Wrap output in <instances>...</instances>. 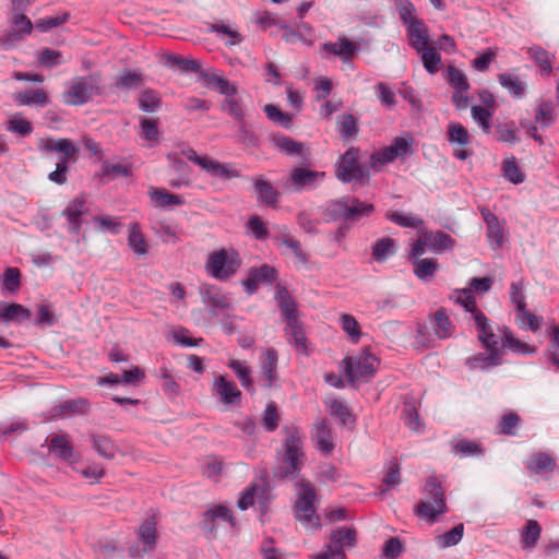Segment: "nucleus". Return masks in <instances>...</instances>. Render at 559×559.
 <instances>
[{"label":"nucleus","mask_w":559,"mask_h":559,"mask_svg":"<svg viewBox=\"0 0 559 559\" xmlns=\"http://www.w3.org/2000/svg\"><path fill=\"white\" fill-rule=\"evenodd\" d=\"M424 498L415 506V514L429 524L438 521L440 515L448 512L445 492L441 481L436 476H429L423 489Z\"/></svg>","instance_id":"obj_1"},{"label":"nucleus","mask_w":559,"mask_h":559,"mask_svg":"<svg viewBox=\"0 0 559 559\" xmlns=\"http://www.w3.org/2000/svg\"><path fill=\"white\" fill-rule=\"evenodd\" d=\"M283 449L282 463L277 467L275 476L282 479L297 477L305 463L304 442L297 428L286 429Z\"/></svg>","instance_id":"obj_2"},{"label":"nucleus","mask_w":559,"mask_h":559,"mask_svg":"<svg viewBox=\"0 0 559 559\" xmlns=\"http://www.w3.org/2000/svg\"><path fill=\"white\" fill-rule=\"evenodd\" d=\"M102 78L98 73L79 76L72 80L69 90L63 93V102L68 105L80 106L102 94Z\"/></svg>","instance_id":"obj_3"},{"label":"nucleus","mask_w":559,"mask_h":559,"mask_svg":"<svg viewBox=\"0 0 559 559\" xmlns=\"http://www.w3.org/2000/svg\"><path fill=\"white\" fill-rule=\"evenodd\" d=\"M379 359L369 349H362L356 355L342 360L344 372L349 382L368 381L379 367Z\"/></svg>","instance_id":"obj_4"},{"label":"nucleus","mask_w":559,"mask_h":559,"mask_svg":"<svg viewBox=\"0 0 559 559\" xmlns=\"http://www.w3.org/2000/svg\"><path fill=\"white\" fill-rule=\"evenodd\" d=\"M297 500L295 503L296 519L306 527L317 528L319 518L314 511L316 491L313 486L307 480H300L296 484Z\"/></svg>","instance_id":"obj_5"},{"label":"nucleus","mask_w":559,"mask_h":559,"mask_svg":"<svg viewBox=\"0 0 559 559\" xmlns=\"http://www.w3.org/2000/svg\"><path fill=\"white\" fill-rule=\"evenodd\" d=\"M240 266L238 253L230 249H221L212 252L206 261L207 273L216 280H227L233 276Z\"/></svg>","instance_id":"obj_6"},{"label":"nucleus","mask_w":559,"mask_h":559,"mask_svg":"<svg viewBox=\"0 0 559 559\" xmlns=\"http://www.w3.org/2000/svg\"><path fill=\"white\" fill-rule=\"evenodd\" d=\"M181 153L186 158L200 166L211 177L228 180L240 176L234 164L221 163L210 156H200L191 146H183Z\"/></svg>","instance_id":"obj_7"},{"label":"nucleus","mask_w":559,"mask_h":559,"mask_svg":"<svg viewBox=\"0 0 559 559\" xmlns=\"http://www.w3.org/2000/svg\"><path fill=\"white\" fill-rule=\"evenodd\" d=\"M329 211L346 222L356 223L369 217L374 212V206L357 198L344 197L332 202L329 205Z\"/></svg>","instance_id":"obj_8"},{"label":"nucleus","mask_w":559,"mask_h":559,"mask_svg":"<svg viewBox=\"0 0 559 559\" xmlns=\"http://www.w3.org/2000/svg\"><path fill=\"white\" fill-rule=\"evenodd\" d=\"M359 151L349 147L337 160L335 175L343 182L368 181L369 171L359 164Z\"/></svg>","instance_id":"obj_9"},{"label":"nucleus","mask_w":559,"mask_h":559,"mask_svg":"<svg viewBox=\"0 0 559 559\" xmlns=\"http://www.w3.org/2000/svg\"><path fill=\"white\" fill-rule=\"evenodd\" d=\"M278 353L275 348H267L259 357V382L264 389L277 386L280 376L277 372Z\"/></svg>","instance_id":"obj_10"},{"label":"nucleus","mask_w":559,"mask_h":559,"mask_svg":"<svg viewBox=\"0 0 559 559\" xmlns=\"http://www.w3.org/2000/svg\"><path fill=\"white\" fill-rule=\"evenodd\" d=\"M448 141L453 147V155L461 160L468 158L472 152L467 150L471 136L467 129L460 122L450 121L447 129Z\"/></svg>","instance_id":"obj_11"},{"label":"nucleus","mask_w":559,"mask_h":559,"mask_svg":"<svg viewBox=\"0 0 559 559\" xmlns=\"http://www.w3.org/2000/svg\"><path fill=\"white\" fill-rule=\"evenodd\" d=\"M186 144H179L177 150L167 155L169 167L178 175L177 178L169 180V186L175 189L187 188L191 186L190 167L182 160L186 157L181 151Z\"/></svg>","instance_id":"obj_12"},{"label":"nucleus","mask_w":559,"mask_h":559,"mask_svg":"<svg viewBox=\"0 0 559 559\" xmlns=\"http://www.w3.org/2000/svg\"><path fill=\"white\" fill-rule=\"evenodd\" d=\"M213 392L218 396L219 401L225 405L239 404L241 391L236 383L228 379L227 376L221 374L214 379Z\"/></svg>","instance_id":"obj_13"},{"label":"nucleus","mask_w":559,"mask_h":559,"mask_svg":"<svg viewBox=\"0 0 559 559\" xmlns=\"http://www.w3.org/2000/svg\"><path fill=\"white\" fill-rule=\"evenodd\" d=\"M277 278V271L273 266L263 264L260 267L251 269L245 282L247 292L254 293L257 287L263 283H273Z\"/></svg>","instance_id":"obj_14"},{"label":"nucleus","mask_w":559,"mask_h":559,"mask_svg":"<svg viewBox=\"0 0 559 559\" xmlns=\"http://www.w3.org/2000/svg\"><path fill=\"white\" fill-rule=\"evenodd\" d=\"M275 299L278 302L281 312L286 320V323L295 324L299 320L297 311V305L294 298L290 296L286 287L282 285L276 286Z\"/></svg>","instance_id":"obj_15"},{"label":"nucleus","mask_w":559,"mask_h":559,"mask_svg":"<svg viewBox=\"0 0 559 559\" xmlns=\"http://www.w3.org/2000/svg\"><path fill=\"white\" fill-rule=\"evenodd\" d=\"M85 211L86 202L84 199L76 198L69 202L67 207L62 211V216H64L69 223V233H80L82 226L81 216Z\"/></svg>","instance_id":"obj_16"},{"label":"nucleus","mask_w":559,"mask_h":559,"mask_svg":"<svg viewBox=\"0 0 559 559\" xmlns=\"http://www.w3.org/2000/svg\"><path fill=\"white\" fill-rule=\"evenodd\" d=\"M357 540V532L352 527H341L334 530L330 535V543L326 548L330 551H344V547H354Z\"/></svg>","instance_id":"obj_17"},{"label":"nucleus","mask_w":559,"mask_h":559,"mask_svg":"<svg viewBox=\"0 0 559 559\" xmlns=\"http://www.w3.org/2000/svg\"><path fill=\"white\" fill-rule=\"evenodd\" d=\"M38 148L45 152H58L61 154L60 157H75L78 148L70 139H58L52 138L40 139L38 142Z\"/></svg>","instance_id":"obj_18"},{"label":"nucleus","mask_w":559,"mask_h":559,"mask_svg":"<svg viewBox=\"0 0 559 559\" xmlns=\"http://www.w3.org/2000/svg\"><path fill=\"white\" fill-rule=\"evenodd\" d=\"M201 296L203 301L211 307V311L214 316L217 314V310L229 308L228 298L214 285H203L201 287Z\"/></svg>","instance_id":"obj_19"},{"label":"nucleus","mask_w":559,"mask_h":559,"mask_svg":"<svg viewBox=\"0 0 559 559\" xmlns=\"http://www.w3.org/2000/svg\"><path fill=\"white\" fill-rule=\"evenodd\" d=\"M324 178V173H319L302 167H298L292 170L290 181L295 186L296 191H300L304 188L314 187L319 179Z\"/></svg>","instance_id":"obj_20"},{"label":"nucleus","mask_w":559,"mask_h":559,"mask_svg":"<svg viewBox=\"0 0 559 559\" xmlns=\"http://www.w3.org/2000/svg\"><path fill=\"white\" fill-rule=\"evenodd\" d=\"M312 440L318 450L323 453H330L334 449L331 429L324 419L317 420L313 425Z\"/></svg>","instance_id":"obj_21"},{"label":"nucleus","mask_w":559,"mask_h":559,"mask_svg":"<svg viewBox=\"0 0 559 559\" xmlns=\"http://www.w3.org/2000/svg\"><path fill=\"white\" fill-rule=\"evenodd\" d=\"M406 33L409 39V44L415 50L420 51V49H424L425 46L428 45V28L421 20L413 21L406 25Z\"/></svg>","instance_id":"obj_22"},{"label":"nucleus","mask_w":559,"mask_h":559,"mask_svg":"<svg viewBox=\"0 0 559 559\" xmlns=\"http://www.w3.org/2000/svg\"><path fill=\"white\" fill-rule=\"evenodd\" d=\"M17 106H39L45 107L49 103L48 95L43 88L26 90L13 95Z\"/></svg>","instance_id":"obj_23"},{"label":"nucleus","mask_w":559,"mask_h":559,"mask_svg":"<svg viewBox=\"0 0 559 559\" xmlns=\"http://www.w3.org/2000/svg\"><path fill=\"white\" fill-rule=\"evenodd\" d=\"M228 368L234 371L237 379L239 380L241 386L248 391L250 394L255 393V388L253 384V379L251 376V369L246 364V361H241L239 359H231L227 364Z\"/></svg>","instance_id":"obj_24"},{"label":"nucleus","mask_w":559,"mask_h":559,"mask_svg":"<svg viewBox=\"0 0 559 559\" xmlns=\"http://www.w3.org/2000/svg\"><path fill=\"white\" fill-rule=\"evenodd\" d=\"M431 328L435 334L439 338H448L454 332V325L452 324L445 309L437 310L430 319Z\"/></svg>","instance_id":"obj_25"},{"label":"nucleus","mask_w":559,"mask_h":559,"mask_svg":"<svg viewBox=\"0 0 559 559\" xmlns=\"http://www.w3.org/2000/svg\"><path fill=\"white\" fill-rule=\"evenodd\" d=\"M49 450L67 462H72L75 459L74 449L64 435L52 436L49 441Z\"/></svg>","instance_id":"obj_26"},{"label":"nucleus","mask_w":559,"mask_h":559,"mask_svg":"<svg viewBox=\"0 0 559 559\" xmlns=\"http://www.w3.org/2000/svg\"><path fill=\"white\" fill-rule=\"evenodd\" d=\"M148 195L155 206L158 207L177 206L185 203V200L180 195L169 193L164 188L151 187Z\"/></svg>","instance_id":"obj_27"},{"label":"nucleus","mask_w":559,"mask_h":559,"mask_svg":"<svg viewBox=\"0 0 559 559\" xmlns=\"http://www.w3.org/2000/svg\"><path fill=\"white\" fill-rule=\"evenodd\" d=\"M527 55L535 61L539 67L543 75L549 76L552 71V62L555 56L545 50L540 46H533L527 49Z\"/></svg>","instance_id":"obj_28"},{"label":"nucleus","mask_w":559,"mask_h":559,"mask_svg":"<svg viewBox=\"0 0 559 559\" xmlns=\"http://www.w3.org/2000/svg\"><path fill=\"white\" fill-rule=\"evenodd\" d=\"M527 468L535 474L552 472L556 467L555 460L544 452L534 453L526 463Z\"/></svg>","instance_id":"obj_29"},{"label":"nucleus","mask_w":559,"mask_h":559,"mask_svg":"<svg viewBox=\"0 0 559 559\" xmlns=\"http://www.w3.org/2000/svg\"><path fill=\"white\" fill-rule=\"evenodd\" d=\"M502 352H489V354H477L467 360L471 369H488L501 365Z\"/></svg>","instance_id":"obj_30"},{"label":"nucleus","mask_w":559,"mask_h":559,"mask_svg":"<svg viewBox=\"0 0 559 559\" xmlns=\"http://www.w3.org/2000/svg\"><path fill=\"white\" fill-rule=\"evenodd\" d=\"M396 253V241L390 237H383L372 245V258L377 262H384Z\"/></svg>","instance_id":"obj_31"},{"label":"nucleus","mask_w":559,"mask_h":559,"mask_svg":"<svg viewBox=\"0 0 559 559\" xmlns=\"http://www.w3.org/2000/svg\"><path fill=\"white\" fill-rule=\"evenodd\" d=\"M277 241L292 252L299 265H305L308 262L307 253L302 250L300 241L294 236L283 233L277 237Z\"/></svg>","instance_id":"obj_32"},{"label":"nucleus","mask_w":559,"mask_h":559,"mask_svg":"<svg viewBox=\"0 0 559 559\" xmlns=\"http://www.w3.org/2000/svg\"><path fill=\"white\" fill-rule=\"evenodd\" d=\"M254 190L262 203L270 206H273L277 203L280 197L278 191L263 178H257L254 180Z\"/></svg>","instance_id":"obj_33"},{"label":"nucleus","mask_w":559,"mask_h":559,"mask_svg":"<svg viewBox=\"0 0 559 559\" xmlns=\"http://www.w3.org/2000/svg\"><path fill=\"white\" fill-rule=\"evenodd\" d=\"M128 245L138 255H145L148 252V245L138 223L129 227Z\"/></svg>","instance_id":"obj_34"},{"label":"nucleus","mask_w":559,"mask_h":559,"mask_svg":"<svg viewBox=\"0 0 559 559\" xmlns=\"http://www.w3.org/2000/svg\"><path fill=\"white\" fill-rule=\"evenodd\" d=\"M211 31L216 33L227 46H235L242 41L243 37L238 29L229 24L214 23Z\"/></svg>","instance_id":"obj_35"},{"label":"nucleus","mask_w":559,"mask_h":559,"mask_svg":"<svg viewBox=\"0 0 559 559\" xmlns=\"http://www.w3.org/2000/svg\"><path fill=\"white\" fill-rule=\"evenodd\" d=\"M426 242H428V248L435 252H443L454 245L452 237L440 230L426 231Z\"/></svg>","instance_id":"obj_36"},{"label":"nucleus","mask_w":559,"mask_h":559,"mask_svg":"<svg viewBox=\"0 0 559 559\" xmlns=\"http://www.w3.org/2000/svg\"><path fill=\"white\" fill-rule=\"evenodd\" d=\"M502 346L514 353L530 355L536 352V348L521 340L516 338L509 328H504L502 336Z\"/></svg>","instance_id":"obj_37"},{"label":"nucleus","mask_w":559,"mask_h":559,"mask_svg":"<svg viewBox=\"0 0 559 559\" xmlns=\"http://www.w3.org/2000/svg\"><path fill=\"white\" fill-rule=\"evenodd\" d=\"M139 537L143 544V551H151L156 542V521L154 516L147 519L140 527H139Z\"/></svg>","instance_id":"obj_38"},{"label":"nucleus","mask_w":559,"mask_h":559,"mask_svg":"<svg viewBox=\"0 0 559 559\" xmlns=\"http://www.w3.org/2000/svg\"><path fill=\"white\" fill-rule=\"evenodd\" d=\"M414 273L421 281H428L433 277L438 264L435 259L417 258L413 261Z\"/></svg>","instance_id":"obj_39"},{"label":"nucleus","mask_w":559,"mask_h":559,"mask_svg":"<svg viewBox=\"0 0 559 559\" xmlns=\"http://www.w3.org/2000/svg\"><path fill=\"white\" fill-rule=\"evenodd\" d=\"M31 316V310L19 304H11L0 309V319L5 322L28 320Z\"/></svg>","instance_id":"obj_40"},{"label":"nucleus","mask_w":559,"mask_h":559,"mask_svg":"<svg viewBox=\"0 0 559 559\" xmlns=\"http://www.w3.org/2000/svg\"><path fill=\"white\" fill-rule=\"evenodd\" d=\"M498 81L512 96L520 98L524 95L525 83L518 75L501 73Z\"/></svg>","instance_id":"obj_41"},{"label":"nucleus","mask_w":559,"mask_h":559,"mask_svg":"<svg viewBox=\"0 0 559 559\" xmlns=\"http://www.w3.org/2000/svg\"><path fill=\"white\" fill-rule=\"evenodd\" d=\"M463 534H464V525H463V523H460V524L455 525L449 532L438 535L436 537V542L440 548L444 549V548L457 545L462 540Z\"/></svg>","instance_id":"obj_42"},{"label":"nucleus","mask_w":559,"mask_h":559,"mask_svg":"<svg viewBox=\"0 0 559 559\" xmlns=\"http://www.w3.org/2000/svg\"><path fill=\"white\" fill-rule=\"evenodd\" d=\"M542 534V527L536 520H528L522 531L523 547H534Z\"/></svg>","instance_id":"obj_43"},{"label":"nucleus","mask_w":559,"mask_h":559,"mask_svg":"<svg viewBox=\"0 0 559 559\" xmlns=\"http://www.w3.org/2000/svg\"><path fill=\"white\" fill-rule=\"evenodd\" d=\"M451 299L463 306L466 311L473 314V317H475V312H480V310L477 309L476 299L471 289H456L453 292Z\"/></svg>","instance_id":"obj_44"},{"label":"nucleus","mask_w":559,"mask_h":559,"mask_svg":"<svg viewBox=\"0 0 559 559\" xmlns=\"http://www.w3.org/2000/svg\"><path fill=\"white\" fill-rule=\"evenodd\" d=\"M286 331L290 336V343H293L296 347V349L301 353L306 354L307 345H306V335L301 329L299 320L296 321L295 324L293 323H286Z\"/></svg>","instance_id":"obj_45"},{"label":"nucleus","mask_w":559,"mask_h":559,"mask_svg":"<svg viewBox=\"0 0 559 559\" xmlns=\"http://www.w3.org/2000/svg\"><path fill=\"white\" fill-rule=\"evenodd\" d=\"M93 449L105 459H114L116 454V447L112 441L105 437L95 435L92 437Z\"/></svg>","instance_id":"obj_46"},{"label":"nucleus","mask_w":559,"mask_h":559,"mask_svg":"<svg viewBox=\"0 0 559 559\" xmlns=\"http://www.w3.org/2000/svg\"><path fill=\"white\" fill-rule=\"evenodd\" d=\"M226 96L224 103L222 104V110L227 112L238 122H242L245 118V111L236 97V94H224Z\"/></svg>","instance_id":"obj_47"},{"label":"nucleus","mask_w":559,"mask_h":559,"mask_svg":"<svg viewBox=\"0 0 559 559\" xmlns=\"http://www.w3.org/2000/svg\"><path fill=\"white\" fill-rule=\"evenodd\" d=\"M205 521H210L212 523L211 530L214 528V524L216 521H222L230 526H234V516L230 510L225 506H217L211 510H209L205 514Z\"/></svg>","instance_id":"obj_48"},{"label":"nucleus","mask_w":559,"mask_h":559,"mask_svg":"<svg viewBox=\"0 0 559 559\" xmlns=\"http://www.w3.org/2000/svg\"><path fill=\"white\" fill-rule=\"evenodd\" d=\"M273 143L280 151L288 155H300L302 153L304 145L286 135H275Z\"/></svg>","instance_id":"obj_49"},{"label":"nucleus","mask_w":559,"mask_h":559,"mask_svg":"<svg viewBox=\"0 0 559 559\" xmlns=\"http://www.w3.org/2000/svg\"><path fill=\"white\" fill-rule=\"evenodd\" d=\"M421 53V60L425 69L433 74L438 71L439 64L441 62V55L437 52L433 47L425 46L424 49L419 51Z\"/></svg>","instance_id":"obj_50"},{"label":"nucleus","mask_w":559,"mask_h":559,"mask_svg":"<svg viewBox=\"0 0 559 559\" xmlns=\"http://www.w3.org/2000/svg\"><path fill=\"white\" fill-rule=\"evenodd\" d=\"M535 121L542 128H548L555 122L554 107L550 102H542L535 110Z\"/></svg>","instance_id":"obj_51"},{"label":"nucleus","mask_w":559,"mask_h":559,"mask_svg":"<svg viewBox=\"0 0 559 559\" xmlns=\"http://www.w3.org/2000/svg\"><path fill=\"white\" fill-rule=\"evenodd\" d=\"M454 453L461 457L478 456L484 453L483 449L478 443L472 440L462 439L454 445Z\"/></svg>","instance_id":"obj_52"},{"label":"nucleus","mask_w":559,"mask_h":559,"mask_svg":"<svg viewBox=\"0 0 559 559\" xmlns=\"http://www.w3.org/2000/svg\"><path fill=\"white\" fill-rule=\"evenodd\" d=\"M328 405L330 407L331 414L340 418L343 425H347L354 421L347 405L343 401L338 399H331L329 400Z\"/></svg>","instance_id":"obj_53"},{"label":"nucleus","mask_w":559,"mask_h":559,"mask_svg":"<svg viewBox=\"0 0 559 559\" xmlns=\"http://www.w3.org/2000/svg\"><path fill=\"white\" fill-rule=\"evenodd\" d=\"M374 90L382 106L385 108H394L396 106L395 93L388 83L379 82Z\"/></svg>","instance_id":"obj_54"},{"label":"nucleus","mask_w":559,"mask_h":559,"mask_svg":"<svg viewBox=\"0 0 559 559\" xmlns=\"http://www.w3.org/2000/svg\"><path fill=\"white\" fill-rule=\"evenodd\" d=\"M160 105L158 94L153 90H145L141 93L139 99V107L145 112L155 111Z\"/></svg>","instance_id":"obj_55"},{"label":"nucleus","mask_w":559,"mask_h":559,"mask_svg":"<svg viewBox=\"0 0 559 559\" xmlns=\"http://www.w3.org/2000/svg\"><path fill=\"white\" fill-rule=\"evenodd\" d=\"M395 158V151L390 145L385 146L370 156V167L378 170L380 166L392 163Z\"/></svg>","instance_id":"obj_56"},{"label":"nucleus","mask_w":559,"mask_h":559,"mask_svg":"<svg viewBox=\"0 0 559 559\" xmlns=\"http://www.w3.org/2000/svg\"><path fill=\"white\" fill-rule=\"evenodd\" d=\"M223 469V461L216 456H209L202 467V473L210 479L218 481Z\"/></svg>","instance_id":"obj_57"},{"label":"nucleus","mask_w":559,"mask_h":559,"mask_svg":"<svg viewBox=\"0 0 559 559\" xmlns=\"http://www.w3.org/2000/svg\"><path fill=\"white\" fill-rule=\"evenodd\" d=\"M264 112L271 121L286 129L290 128L292 117L283 112L277 106L269 104L264 107Z\"/></svg>","instance_id":"obj_58"},{"label":"nucleus","mask_w":559,"mask_h":559,"mask_svg":"<svg viewBox=\"0 0 559 559\" xmlns=\"http://www.w3.org/2000/svg\"><path fill=\"white\" fill-rule=\"evenodd\" d=\"M394 3L404 25L419 20L415 16V7L409 0H394Z\"/></svg>","instance_id":"obj_59"},{"label":"nucleus","mask_w":559,"mask_h":559,"mask_svg":"<svg viewBox=\"0 0 559 559\" xmlns=\"http://www.w3.org/2000/svg\"><path fill=\"white\" fill-rule=\"evenodd\" d=\"M448 83L455 90H468L469 88V83L467 81V78L465 75V73L453 67V66H449L448 67Z\"/></svg>","instance_id":"obj_60"},{"label":"nucleus","mask_w":559,"mask_h":559,"mask_svg":"<svg viewBox=\"0 0 559 559\" xmlns=\"http://www.w3.org/2000/svg\"><path fill=\"white\" fill-rule=\"evenodd\" d=\"M471 112L474 121L480 126L483 131L485 133H489L492 111L481 106H472Z\"/></svg>","instance_id":"obj_61"},{"label":"nucleus","mask_w":559,"mask_h":559,"mask_svg":"<svg viewBox=\"0 0 559 559\" xmlns=\"http://www.w3.org/2000/svg\"><path fill=\"white\" fill-rule=\"evenodd\" d=\"M502 170L504 178L514 185L522 183L525 179L520 167L513 159H506L502 163Z\"/></svg>","instance_id":"obj_62"},{"label":"nucleus","mask_w":559,"mask_h":559,"mask_svg":"<svg viewBox=\"0 0 559 559\" xmlns=\"http://www.w3.org/2000/svg\"><path fill=\"white\" fill-rule=\"evenodd\" d=\"M338 132L343 139H348L357 134V120L350 115H343L338 120Z\"/></svg>","instance_id":"obj_63"},{"label":"nucleus","mask_w":559,"mask_h":559,"mask_svg":"<svg viewBox=\"0 0 559 559\" xmlns=\"http://www.w3.org/2000/svg\"><path fill=\"white\" fill-rule=\"evenodd\" d=\"M325 49L333 55L350 58L354 56L356 47L352 41L345 39L338 43L325 44Z\"/></svg>","instance_id":"obj_64"}]
</instances>
